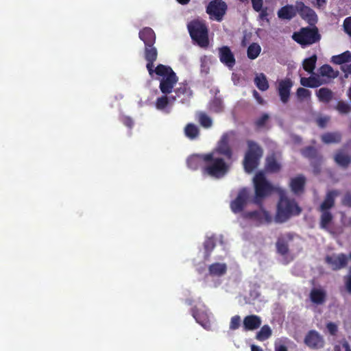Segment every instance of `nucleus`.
<instances>
[{
  "label": "nucleus",
  "mask_w": 351,
  "mask_h": 351,
  "mask_svg": "<svg viewBox=\"0 0 351 351\" xmlns=\"http://www.w3.org/2000/svg\"><path fill=\"white\" fill-rule=\"evenodd\" d=\"M276 192L279 195V200L275 215L276 222L284 223L292 216H297L301 213L302 208L294 199H290L287 197L285 190L278 188Z\"/></svg>",
  "instance_id": "f257e3e1"
},
{
  "label": "nucleus",
  "mask_w": 351,
  "mask_h": 351,
  "mask_svg": "<svg viewBox=\"0 0 351 351\" xmlns=\"http://www.w3.org/2000/svg\"><path fill=\"white\" fill-rule=\"evenodd\" d=\"M202 161L205 163L202 168L204 174L215 178L223 176L228 171L229 166L226 162V158L210 152L202 154Z\"/></svg>",
  "instance_id": "f03ea898"
},
{
  "label": "nucleus",
  "mask_w": 351,
  "mask_h": 351,
  "mask_svg": "<svg viewBox=\"0 0 351 351\" xmlns=\"http://www.w3.org/2000/svg\"><path fill=\"white\" fill-rule=\"evenodd\" d=\"M187 29L192 40L202 48L209 45L208 28L203 21L195 19L187 24Z\"/></svg>",
  "instance_id": "7ed1b4c3"
},
{
  "label": "nucleus",
  "mask_w": 351,
  "mask_h": 351,
  "mask_svg": "<svg viewBox=\"0 0 351 351\" xmlns=\"http://www.w3.org/2000/svg\"><path fill=\"white\" fill-rule=\"evenodd\" d=\"M247 149L243 159V167L245 172L250 173L254 171L259 165L263 155V148L252 140L247 141Z\"/></svg>",
  "instance_id": "20e7f679"
},
{
  "label": "nucleus",
  "mask_w": 351,
  "mask_h": 351,
  "mask_svg": "<svg viewBox=\"0 0 351 351\" xmlns=\"http://www.w3.org/2000/svg\"><path fill=\"white\" fill-rule=\"evenodd\" d=\"M154 73L162 77L159 85L160 91L165 95L171 93L178 80L173 69L169 66L160 64L156 67Z\"/></svg>",
  "instance_id": "39448f33"
},
{
  "label": "nucleus",
  "mask_w": 351,
  "mask_h": 351,
  "mask_svg": "<svg viewBox=\"0 0 351 351\" xmlns=\"http://www.w3.org/2000/svg\"><path fill=\"white\" fill-rule=\"evenodd\" d=\"M254 184L255 191L254 202L261 206H262L263 200L274 191H276L278 189L267 180L265 174L262 171L258 172L255 175Z\"/></svg>",
  "instance_id": "423d86ee"
},
{
  "label": "nucleus",
  "mask_w": 351,
  "mask_h": 351,
  "mask_svg": "<svg viewBox=\"0 0 351 351\" xmlns=\"http://www.w3.org/2000/svg\"><path fill=\"white\" fill-rule=\"evenodd\" d=\"M313 27H302L300 31L294 32L292 38L302 47H306L318 43L321 39L318 28Z\"/></svg>",
  "instance_id": "0eeeda50"
},
{
  "label": "nucleus",
  "mask_w": 351,
  "mask_h": 351,
  "mask_svg": "<svg viewBox=\"0 0 351 351\" xmlns=\"http://www.w3.org/2000/svg\"><path fill=\"white\" fill-rule=\"evenodd\" d=\"M228 10L227 3L223 0H212L206 8V13L212 20L221 22Z\"/></svg>",
  "instance_id": "6e6552de"
},
{
  "label": "nucleus",
  "mask_w": 351,
  "mask_h": 351,
  "mask_svg": "<svg viewBox=\"0 0 351 351\" xmlns=\"http://www.w3.org/2000/svg\"><path fill=\"white\" fill-rule=\"evenodd\" d=\"M250 199V191L247 188H242L238 192L236 198L230 202V207L232 213H242Z\"/></svg>",
  "instance_id": "1a4fd4ad"
},
{
  "label": "nucleus",
  "mask_w": 351,
  "mask_h": 351,
  "mask_svg": "<svg viewBox=\"0 0 351 351\" xmlns=\"http://www.w3.org/2000/svg\"><path fill=\"white\" fill-rule=\"evenodd\" d=\"M230 136L228 133L223 134L219 141L216 148L211 152L225 158L227 160H231L232 157V150L229 145Z\"/></svg>",
  "instance_id": "9d476101"
},
{
  "label": "nucleus",
  "mask_w": 351,
  "mask_h": 351,
  "mask_svg": "<svg viewBox=\"0 0 351 351\" xmlns=\"http://www.w3.org/2000/svg\"><path fill=\"white\" fill-rule=\"evenodd\" d=\"M296 10L301 18L310 25H315L317 22V16L315 12L303 2L300 1L296 3Z\"/></svg>",
  "instance_id": "9b49d317"
},
{
  "label": "nucleus",
  "mask_w": 351,
  "mask_h": 351,
  "mask_svg": "<svg viewBox=\"0 0 351 351\" xmlns=\"http://www.w3.org/2000/svg\"><path fill=\"white\" fill-rule=\"evenodd\" d=\"M241 216L244 219H252L258 223H269L272 220L269 212L264 209L244 212Z\"/></svg>",
  "instance_id": "f8f14e48"
},
{
  "label": "nucleus",
  "mask_w": 351,
  "mask_h": 351,
  "mask_svg": "<svg viewBox=\"0 0 351 351\" xmlns=\"http://www.w3.org/2000/svg\"><path fill=\"white\" fill-rule=\"evenodd\" d=\"M304 342L308 348L314 350L322 348L325 343L323 337L315 330L308 332Z\"/></svg>",
  "instance_id": "ddd939ff"
},
{
  "label": "nucleus",
  "mask_w": 351,
  "mask_h": 351,
  "mask_svg": "<svg viewBox=\"0 0 351 351\" xmlns=\"http://www.w3.org/2000/svg\"><path fill=\"white\" fill-rule=\"evenodd\" d=\"M293 85V83L290 78H285L278 82L277 88L278 93L280 101L285 104L289 101L291 89Z\"/></svg>",
  "instance_id": "4468645a"
},
{
  "label": "nucleus",
  "mask_w": 351,
  "mask_h": 351,
  "mask_svg": "<svg viewBox=\"0 0 351 351\" xmlns=\"http://www.w3.org/2000/svg\"><path fill=\"white\" fill-rule=\"evenodd\" d=\"M175 96H171L172 101H175L177 98L180 99V102L185 104L189 101L192 97L193 92L187 83H181L179 87L174 89Z\"/></svg>",
  "instance_id": "2eb2a0df"
},
{
  "label": "nucleus",
  "mask_w": 351,
  "mask_h": 351,
  "mask_svg": "<svg viewBox=\"0 0 351 351\" xmlns=\"http://www.w3.org/2000/svg\"><path fill=\"white\" fill-rule=\"evenodd\" d=\"M144 56L147 61V69L149 75H152L154 72V63L158 57L157 49L154 45L145 46Z\"/></svg>",
  "instance_id": "dca6fc26"
},
{
  "label": "nucleus",
  "mask_w": 351,
  "mask_h": 351,
  "mask_svg": "<svg viewBox=\"0 0 351 351\" xmlns=\"http://www.w3.org/2000/svg\"><path fill=\"white\" fill-rule=\"evenodd\" d=\"M219 58L223 64L232 69L235 65L236 60L233 53L228 46L219 48Z\"/></svg>",
  "instance_id": "f3484780"
},
{
  "label": "nucleus",
  "mask_w": 351,
  "mask_h": 351,
  "mask_svg": "<svg viewBox=\"0 0 351 351\" xmlns=\"http://www.w3.org/2000/svg\"><path fill=\"white\" fill-rule=\"evenodd\" d=\"M348 261L347 256L343 253L337 256H327L326 257V262L331 266L333 270H339L346 267Z\"/></svg>",
  "instance_id": "a211bd4d"
},
{
  "label": "nucleus",
  "mask_w": 351,
  "mask_h": 351,
  "mask_svg": "<svg viewBox=\"0 0 351 351\" xmlns=\"http://www.w3.org/2000/svg\"><path fill=\"white\" fill-rule=\"evenodd\" d=\"M191 314L197 323L204 328L210 327L209 316L206 311L197 308L196 306L191 308Z\"/></svg>",
  "instance_id": "6ab92c4d"
},
{
  "label": "nucleus",
  "mask_w": 351,
  "mask_h": 351,
  "mask_svg": "<svg viewBox=\"0 0 351 351\" xmlns=\"http://www.w3.org/2000/svg\"><path fill=\"white\" fill-rule=\"evenodd\" d=\"M305 184V177L303 175H299L291 179L289 186L295 195H300L304 191Z\"/></svg>",
  "instance_id": "aec40b11"
},
{
  "label": "nucleus",
  "mask_w": 351,
  "mask_h": 351,
  "mask_svg": "<svg viewBox=\"0 0 351 351\" xmlns=\"http://www.w3.org/2000/svg\"><path fill=\"white\" fill-rule=\"evenodd\" d=\"M261 319L256 315H250L244 317L243 324L245 330H254L261 325Z\"/></svg>",
  "instance_id": "412c9836"
},
{
  "label": "nucleus",
  "mask_w": 351,
  "mask_h": 351,
  "mask_svg": "<svg viewBox=\"0 0 351 351\" xmlns=\"http://www.w3.org/2000/svg\"><path fill=\"white\" fill-rule=\"evenodd\" d=\"M139 38L143 41L145 46L154 45L156 42V34L151 27H144L138 33Z\"/></svg>",
  "instance_id": "4be33fe9"
},
{
  "label": "nucleus",
  "mask_w": 351,
  "mask_h": 351,
  "mask_svg": "<svg viewBox=\"0 0 351 351\" xmlns=\"http://www.w3.org/2000/svg\"><path fill=\"white\" fill-rule=\"evenodd\" d=\"M335 162L340 167L346 169L351 163V156L345 152L343 149L337 151L334 156Z\"/></svg>",
  "instance_id": "5701e85b"
},
{
  "label": "nucleus",
  "mask_w": 351,
  "mask_h": 351,
  "mask_svg": "<svg viewBox=\"0 0 351 351\" xmlns=\"http://www.w3.org/2000/svg\"><path fill=\"white\" fill-rule=\"evenodd\" d=\"M281 169V165L278 162L274 154L267 156L265 160V170L269 173H278Z\"/></svg>",
  "instance_id": "b1692460"
},
{
  "label": "nucleus",
  "mask_w": 351,
  "mask_h": 351,
  "mask_svg": "<svg viewBox=\"0 0 351 351\" xmlns=\"http://www.w3.org/2000/svg\"><path fill=\"white\" fill-rule=\"evenodd\" d=\"M336 195L337 192L335 191L328 192L319 206V211H329V209L335 206V197Z\"/></svg>",
  "instance_id": "393cba45"
},
{
  "label": "nucleus",
  "mask_w": 351,
  "mask_h": 351,
  "mask_svg": "<svg viewBox=\"0 0 351 351\" xmlns=\"http://www.w3.org/2000/svg\"><path fill=\"white\" fill-rule=\"evenodd\" d=\"M297 12L296 8H294L291 5H287L278 11V16L281 19L290 20L296 16Z\"/></svg>",
  "instance_id": "a878e982"
},
{
  "label": "nucleus",
  "mask_w": 351,
  "mask_h": 351,
  "mask_svg": "<svg viewBox=\"0 0 351 351\" xmlns=\"http://www.w3.org/2000/svg\"><path fill=\"white\" fill-rule=\"evenodd\" d=\"M227 271V265L226 263H215L208 267V273L211 276L220 277L223 276Z\"/></svg>",
  "instance_id": "bb28decb"
},
{
  "label": "nucleus",
  "mask_w": 351,
  "mask_h": 351,
  "mask_svg": "<svg viewBox=\"0 0 351 351\" xmlns=\"http://www.w3.org/2000/svg\"><path fill=\"white\" fill-rule=\"evenodd\" d=\"M316 95L320 102L325 104L330 102L334 97L333 92L326 87L321 88L317 90Z\"/></svg>",
  "instance_id": "cd10ccee"
},
{
  "label": "nucleus",
  "mask_w": 351,
  "mask_h": 351,
  "mask_svg": "<svg viewBox=\"0 0 351 351\" xmlns=\"http://www.w3.org/2000/svg\"><path fill=\"white\" fill-rule=\"evenodd\" d=\"M310 298L314 304H322L326 301V291L323 289L314 288L311 291Z\"/></svg>",
  "instance_id": "c85d7f7f"
},
{
  "label": "nucleus",
  "mask_w": 351,
  "mask_h": 351,
  "mask_svg": "<svg viewBox=\"0 0 351 351\" xmlns=\"http://www.w3.org/2000/svg\"><path fill=\"white\" fill-rule=\"evenodd\" d=\"M321 138L326 144L339 143L341 141L342 135L339 132H326L322 135Z\"/></svg>",
  "instance_id": "c756f323"
},
{
  "label": "nucleus",
  "mask_w": 351,
  "mask_h": 351,
  "mask_svg": "<svg viewBox=\"0 0 351 351\" xmlns=\"http://www.w3.org/2000/svg\"><path fill=\"white\" fill-rule=\"evenodd\" d=\"M300 84L304 87L317 88L322 84V82L316 77L310 76L308 77H301Z\"/></svg>",
  "instance_id": "7c9ffc66"
},
{
  "label": "nucleus",
  "mask_w": 351,
  "mask_h": 351,
  "mask_svg": "<svg viewBox=\"0 0 351 351\" xmlns=\"http://www.w3.org/2000/svg\"><path fill=\"white\" fill-rule=\"evenodd\" d=\"M254 82L256 87L261 91H265L269 87L267 77L263 73L257 74L254 77Z\"/></svg>",
  "instance_id": "2f4dec72"
},
{
  "label": "nucleus",
  "mask_w": 351,
  "mask_h": 351,
  "mask_svg": "<svg viewBox=\"0 0 351 351\" xmlns=\"http://www.w3.org/2000/svg\"><path fill=\"white\" fill-rule=\"evenodd\" d=\"M331 62L335 64L344 65L345 63L351 62V52L346 51L339 55L333 56Z\"/></svg>",
  "instance_id": "473e14b6"
},
{
  "label": "nucleus",
  "mask_w": 351,
  "mask_h": 351,
  "mask_svg": "<svg viewBox=\"0 0 351 351\" xmlns=\"http://www.w3.org/2000/svg\"><path fill=\"white\" fill-rule=\"evenodd\" d=\"M184 134L189 139H195L199 135V129L194 123H188L184 128Z\"/></svg>",
  "instance_id": "72a5a7b5"
},
{
  "label": "nucleus",
  "mask_w": 351,
  "mask_h": 351,
  "mask_svg": "<svg viewBox=\"0 0 351 351\" xmlns=\"http://www.w3.org/2000/svg\"><path fill=\"white\" fill-rule=\"evenodd\" d=\"M317 60L316 54H313L311 57L304 59L302 63L304 70L309 73H312L315 68Z\"/></svg>",
  "instance_id": "f704fd0d"
},
{
  "label": "nucleus",
  "mask_w": 351,
  "mask_h": 351,
  "mask_svg": "<svg viewBox=\"0 0 351 351\" xmlns=\"http://www.w3.org/2000/svg\"><path fill=\"white\" fill-rule=\"evenodd\" d=\"M322 213L320 217L319 226L322 229L328 230L330 223L332 221L333 216L330 211H320Z\"/></svg>",
  "instance_id": "c9c22d12"
},
{
  "label": "nucleus",
  "mask_w": 351,
  "mask_h": 351,
  "mask_svg": "<svg viewBox=\"0 0 351 351\" xmlns=\"http://www.w3.org/2000/svg\"><path fill=\"white\" fill-rule=\"evenodd\" d=\"M272 335L271 328L268 325H264L256 333V339L260 341H263L269 339Z\"/></svg>",
  "instance_id": "e433bc0d"
},
{
  "label": "nucleus",
  "mask_w": 351,
  "mask_h": 351,
  "mask_svg": "<svg viewBox=\"0 0 351 351\" xmlns=\"http://www.w3.org/2000/svg\"><path fill=\"white\" fill-rule=\"evenodd\" d=\"M319 73L323 77L335 78L339 75V71H334L329 64H324L319 68Z\"/></svg>",
  "instance_id": "4c0bfd02"
},
{
  "label": "nucleus",
  "mask_w": 351,
  "mask_h": 351,
  "mask_svg": "<svg viewBox=\"0 0 351 351\" xmlns=\"http://www.w3.org/2000/svg\"><path fill=\"white\" fill-rule=\"evenodd\" d=\"M261 51V46L256 43H252L247 48V55L249 59L254 60L259 56Z\"/></svg>",
  "instance_id": "58836bf2"
},
{
  "label": "nucleus",
  "mask_w": 351,
  "mask_h": 351,
  "mask_svg": "<svg viewBox=\"0 0 351 351\" xmlns=\"http://www.w3.org/2000/svg\"><path fill=\"white\" fill-rule=\"evenodd\" d=\"M202 160V154L192 155L187 159V166L192 170H197Z\"/></svg>",
  "instance_id": "ea45409f"
},
{
  "label": "nucleus",
  "mask_w": 351,
  "mask_h": 351,
  "mask_svg": "<svg viewBox=\"0 0 351 351\" xmlns=\"http://www.w3.org/2000/svg\"><path fill=\"white\" fill-rule=\"evenodd\" d=\"M174 101H172V99L170 97H167V95H162L160 97H158L156 101V108L158 110H164L169 104H172Z\"/></svg>",
  "instance_id": "a19ab883"
},
{
  "label": "nucleus",
  "mask_w": 351,
  "mask_h": 351,
  "mask_svg": "<svg viewBox=\"0 0 351 351\" xmlns=\"http://www.w3.org/2000/svg\"><path fill=\"white\" fill-rule=\"evenodd\" d=\"M198 122L204 128H209L213 125L212 119L204 112L197 113Z\"/></svg>",
  "instance_id": "79ce46f5"
},
{
  "label": "nucleus",
  "mask_w": 351,
  "mask_h": 351,
  "mask_svg": "<svg viewBox=\"0 0 351 351\" xmlns=\"http://www.w3.org/2000/svg\"><path fill=\"white\" fill-rule=\"evenodd\" d=\"M301 154L305 158L309 159H315L319 157V154L316 148L313 146H308L301 150Z\"/></svg>",
  "instance_id": "37998d69"
},
{
  "label": "nucleus",
  "mask_w": 351,
  "mask_h": 351,
  "mask_svg": "<svg viewBox=\"0 0 351 351\" xmlns=\"http://www.w3.org/2000/svg\"><path fill=\"white\" fill-rule=\"evenodd\" d=\"M276 245L278 253L282 256L287 254L289 252L288 243L284 239L279 238Z\"/></svg>",
  "instance_id": "c03bdc74"
},
{
  "label": "nucleus",
  "mask_w": 351,
  "mask_h": 351,
  "mask_svg": "<svg viewBox=\"0 0 351 351\" xmlns=\"http://www.w3.org/2000/svg\"><path fill=\"white\" fill-rule=\"evenodd\" d=\"M222 101L219 98H214L210 104L209 109L210 111L219 113L223 111Z\"/></svg>",
  "instance_id": "a18cd8bd"
},
{
  "label": "nucleus",
  "mask_w": 351,
  "mask_h": 351,
  "mask_svg": "<svg viewBox=\"0 0 351 351\" xmlns=\"http://www.w3.org/2000/svg\"><path fill=\"white\" fill-rule=\"evenodd\" d=\"M311 96V92L305 88L300 87L296 90V97L300 101L310 99Z\"/></svg>",
  "instance_id": "49530a36"
},
{
  "label": "nucleus",
  "mask_w": 351,
  "mask_h": 351,
  "mask_svg": "<svg viewBox=\"0 0 351 351\" xmlns=\"http://www.w3.org/2000/svg\"><path fill=\"white\" fill-rule=\"evenodd\" d=\"M215 241L213 237L208 238L204 243V247L208 256H210L211 252L215 247Z\"/></svg>",
  "instance_id": "de8ad7c7"
},
{
  "label": "nucleus",
  "mask_w": 351,
  "mask_h": 351,
  "mask_svg": "<svg viewBox=\"0 0 351 351\" xmlns=\"http://www.w3.org/2000/svg\"><path fill=\"white\" fill-rule=\"evenodd\" d=\"M269 119V116L267 113L263 114L259 118L255 120L254 125L257 129L263 128L265 126Z\"/></svg>",
  "instance_id": "09e8293b"
},
{
  "label": "nucleus",
  "mask_w": 351,
  "mask_h": 351,
  "mask_svg": "<svg viewBox=\"0 0 351 351\" xmlns=\"http://www.w3.org/2000/svg\"><path fill=\"white\" fill-rule=\"evenodd\" d=\"M258 20L261 21H266L267 23L269 22V16L270 14V10L268 7L265 6L261 9L260 11L258 12Z\"/></svg>",
  "instance_id": "8fccbe9b"
},
{
  "label": "nucleus",
  "mask_w": 351,
  "mask_h": 351,
  "mask_svg": "<svg viewBox=\"0 0 351 351\" xmlns=\"http://www.w3.org/2000/svg\"><path fill=\"white\" fill-rule=\"evenodd\" d=\"M337 110L341 114H347L351 112V105L340 101L337 104Z\"/></svg>",
  "instance_id": "3c124183"
},
{
  "label": "nucleus",
  "mask_w": 351,
  "mask_h": 351,
  "mask_svg": "<svg viewBox=\"0 0 351 351\" xmlns=\"http://www.w3.org/2000/svg\"><path fill=\"white\" fill-rule=\"evenodd\" d=\"M241 324V317L239 315H234L231 318L230 323V329L234 330L239 328Z\"/></svg>",
  "instance_id": "603ef678"
},
{
  "label": "nucleus",
  "mask_w": 351,
  "mask_h": 351,
  "mask_svg": "<svg viewBox=\"0 0 351 351\" xmlns=\"http://www.w3.org/2000/svg\"><path fill=\"white\" fill-rule=\"evenodd\" d=\"M326 328L331 335L335 336L337 335L338 327L335 323L331 322L327 323Z\"/></svg>",
  "instance_id": "864d4df0"
},
{
  "label": "nucleus",
  "mask_w": 351,
  "mask_h": 351,
  "mask_svg": "<svg viewBox=\"0 0 351 351\" xmlns=\"http://www.w3.org/2000/svg\"><path fill=\"white\" fill-rule=\"evenodd\" d=\"M343 26L345 32L351 36V16L347 17L344 19Z\"/></svg>",
  "instance_id": "5fc2aeb1"
},
{
  "label": "nucleus",
  "mask_w": 351,
  "mask_h": 351,
  "mask_svg": "<svg viewBox=\"0 0 351 351\" xmlns=\"http://www.w3.org/2000/svg\"><path fill=\"white\" fill-rule=\"evenodd\" d=\"M251 3L252 8L255 12L260 11L264 7L263 0H251Z\"/></svg>",
  "instance_id": "6e6d98bb"
},
{
  "label": "nucleus",
  "mask_w": 351,
  "mask_h": 351,
  "mask_svg": "<svg viewBox=\"0 0 351 351\" xmlns=\"http://www.w3.org/2000/svg\"><path fill=\"white\" fill-rule=\"evenodd\" d=\"M343 205L351 208V193L347 192L343 199H342Z\"/></svg>",
  "instance_id": "4d7b16f0"
},
{
  "label": "nucleus",
  "mask_w": 351,
  "mask_h": 351,
  "mask_svg": "<svg viewBox=\"0 0 351 351\" xmlns=\"http://www.w3.org/2000/svg\"><path fill=\"white\" fill-rule=\"evenodd\" d=\"M345 286L348 293H351V274L344 277Z\"/></svg>",
  "instance_id": "13d9d810"
},
{
  "label": "nucleus",
  "mask_w": 351,
  "mask_h": 351,
  "mask_svg": "<svg viewBox=\"0 0 351 351\" xmlns=\"http://www.w3.org/2000/svg\"><path fill=\"white\" fill-rule=\"evenodd\" d=\"M341 69L345 73V77H348V75L351 74V63L341 66Z\"/></svg>",
  "instance_id": "bf43d9fd"
},
{
  "label": "nucleus",
  "mask_w": 351,
  "mask_h": 351,
  "mask_svg": "<svg viewBox=\"0 0 351 351\" xmlns=\"http://www.w3.org/2000/svg\"><path fill=\"white\" fill-rule=\"evenodd\" d=\"M328 121V118L327 117H319L317 119V123L320 128H325L327 122Z\"/></svg>",
  "instance_id": "052dcab7"
},
{
  "label": "nucleus",
  "mask_w": 351,
  "mask_h": 351,
  "mask_svg": "<svg viewBox=\"0 0 351 351\" xmlns=\"http://www.w3.org/2000/svg\"><path fill=\"white\" fill-rule=\"evenodd\" d=\"M253 96L256 99L257 102L260 104H264V99L261 97V96L259 95V93L256 90H253Z\"/></svg>",
  "instance_id": "680f3d73"
},
{
  "label": "nucleus",
  "mask_w": 351,
  "mask_h": 351,
  "mask_svg": "<svg viewBox=\"0 0 351 351\" xmlns=\"http://www.w3.org/2000/svg\"><path fill=\"white\" fill-rule=\"evenodd\" d=\"M123 123L128 128H132L133 125V121L130 117H125L123 120Z\"/></svg>",
  "instance_id": "e2e57ef3"
},
{
  "label": "nucleus",
  "mask_w": 351,
  "mask_h": 351,
  "mask_svg": "<svg viewBox=\"0 0 351 351\" xmlns=\"http://www.w3.org/2000/svg\"><path fill=\"white\" fill-rule=\"evenodd\" d=\"M316 5L317 8H321L325 7L326 4V0H315Z\"/></svg>",
  "instance_id": "0e129e2a"
},
{
  "label": "nucleus",
  "mask_w": 351,
  "mask_h": 351,
  "mask_svg": "<svg viewBox=\"0 0 351 351\" xmlns=\"http://www.w3.org/2000/svg\"><path fill=\"white\" fill-rule=\"evenodd\" d=\"M275 351H288V350L286 346L279 345L275 346Z\"/></svg>",
  "instance_id": "69168bd1"
},
{
  "label": "nucleus",
  "mask_w": 351,
  "mask_h": 351,
  "mask_svg": "<svg viewBox=\"0 0 351 351\" xmlns=\"http://www.w3.org/2000/svg\"><path fill=\"white\" fill-rule=\"evenodd\" d=\"M342 347L345 351H351L350 345L348 341H344L342 342Z\"/></svg>",
  "instance_id": "338daca9"
},
{
  "label": "nucleus",
  "mask_w": 351,
  "mask_h": 351,
  "mask_svg": "<svg viewBox=\"0 0 351 351\" xmlns=\"http://www.w3.org/2000/svg\"><path fill=\"white\" fill-rule=\"evenodd\" d=\"M251 351H263V349L256 345H252L251 346Z\"/></svg>",
  "instance_id": "774afa93"
}]
</instances>
